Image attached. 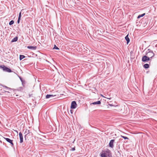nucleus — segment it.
Returning a JSON list of instances; mask_svg holds the SVG:
<instances>
[{"mask_svg":"<svg viewBox=\"0 0 157 157\" xmlns=\"http://www.w3.org/2000/svg\"><path fill=\"white\" fill-rule=\"evenodd\" d=\"M101 157H112V153L111 151L108 149L102 150L100 154Z\"/></svg>","mask_w":157,"mask_h":157,"instance_id":"1","label":"nucleus"},{"mask_svg":"<svg viewBox=\"0 0 157 157\" xmlns=\"http://www.w3.org/2000/svg\"><path fill=\"white\" fill-rule=\"evenodd\" d=\"M146 55L148 56L150 58H152V57L154 56L155 54L150 49H148L146 53Z\"/></svg>","mask_w":157,"mask_h":157,"instance_id":"2","label":"nucleus"},{"mask_svg":"<svg viewBox=\"0 0 157 157\" xmlns=\"http://www.w3.org/2000/svg\"><path fill=\"white\" fill-rule=\"evenodd\" d=\"M0 68L2 69L3 71L8 72H12V70L9 68L7 67L4 65H1L0 66Z\"/></svg>","mask_w":157,"mask_h":157,"instance_id":"3","label":"nucleus"},{"mask_svg":"<svg viewBox=\"0 0 157 157\" xmlns=\"http://www.w3.org/2000/svg\"><path fill=\"white\" fill-rule=\"evenodd\" d=\"M150 58L147 56H145L142 57V60L143 62H146L150 60Z\"/></svg>","mask_w":157,"mask_h":157,"instance_id":"4","label":"nucleus"},{"mask_svg":"<svg viewBox=\"0 0 157 157\" xmlns=\"http://www.w3.org/2000/svg\"><path fill=\"white\" fill-rule=\"evenodd\" d=\"M76 102L75 101H73L71 102V108L72 109H75L76 107Z\"/></svg>","mask_w":157,"mask_h":157,"instance_id":"5","label":"nucleus"},{"mask_svg":"<svg viewBox=\"0 0 157 157\" xmlns=\"http://www.w3.org/2000/svg\"><path fill=\"white\" fill-rule=\"evenodd\" d=\"M4 138L8 143H10L12 146H13V140L10 139L9 138L4 137Z\"/></svg>","mask_w":157,"mask_h":157,"instance_id":"6","label":"nucleus"},{"mask_svg":"<svg viewBox=\"0 0 157 157\" xmlns=\"http://www.w3.org/2000/svg\"><path fill=\"white\" fill-rule=\"evenodd\" d=\"M115 141V140L114 139L111 140L110 141L109 143V146L111 148H113V143Z\"/></svg>","mask_w":157,"mask_h":157,"instance_id":"7","label":"nucleus"},{"mask_svg":"<svg viewBox=\"0 0 157 157\" xmlns=\"http://www.w3.org/2000/svg\"><path fill=\"white\" fill-rule=\"evenodd\" d=\"M19 136L20 139V143H21L23 142V137L22 134L21 132L19 133Z\"/></svg>","mask_w":157,"mask_h":157,"instance_id":"8","label":"nucleus"},{"mask_svg":"<svg viewBox=\"0 0 157 157\" xmlns=\"http://www.w3.org/2000/svg\"><path fill=\"white\" fill-rule=\"evenodd\" d=\"M27 48L28 49H30L33 50H36V49L37 47L33 46H27Z\"/></svg>","mask_w":157,"mask_h":157,"instance_id":"9","label":"nucleus"},{"mask_svg":"<svg viewBox=\"0 0 157 157\" xmlns=\"http://www.w3.org/2000/svg\"><path fill=\"white\" fill-rule=\"evenodd\" d=\"M55 96V95L52 94H47L46 95V99H48L51 97H53Z\"/></svg>","mask_w":157,"mask_h":157,"instance_id":"10","label":"nucleus"},{"mask_svg":"<svg viewBox=\"0 0 157 157\" xmlns=\"http://www.w3.org/2000/svg\"><path fill=\"white\" fill-rule=\"evenodd\" d=\"M101 104V101H98L94 102L92 103H91L90 104L91 105L93 104L94 105H97V104L99 105V104Z\"/></svg>","mask_w":157,"mask_h":157,"instance_id":"11","label":"nucleus"},{"mask_svg":"<svg viewBox=\"0 0 157 157\" xmlns=\"http://www.w3.org/2000/svg\"><path fill=\"white\" fill-rule=\"evenodd\" d=\"M125 39L126 40L127 42V44H128V43L129 42H130V39L128 37V34L125 37Z\"/></svg>","mask_w":157,"mask_h":157,"instance_id":"12","label":"nucleus"},{"mask_svg":"<svg viewBox=\"0 0 157 157\" xmlns=\"http://www.w3.org/2000/svg\"><path fill=\"white\" fill-rule=\"evenodd\" d=\"M18 40V37L17 36H16L14 37L11 40V42H14L17 41Z\"/></svg>","mask_w":157,"mask_h":157,"instance_id":"13","label":"nucleus"},{"mask_svg":"<svg viewBox=\"0 0 157 157\" xmlns=\"http://www.w3.org/2000/svg\"><path fill=\"white\" fill-rule=\"evenodd\" d=\"M29 131L28 130L26 129L24 132V134H25V137L26 138V136L29 133Z\"/></svg>","mask_w":157,"mask_h":157,"instance_id":"14","label":"nucleus"},{"mask_svg":"<svg viewBox=\"0 0 157 157\" xmlns=\"http://www.w3.org/2000/svg\"><path fill=\"white\" fill-rule=\"evenodd\" d=\"M149 65L147 63L145 64L144 65V67L145 69H147L149 67Z\"/></svg>","mask_w":157,"mask_h":157,"instance_id":"15","label":"nucleus"},{"mask_svg":"<svg viewBox=\"0 0 157 157\" xmlns=\"http://www.w3.org/2000/svg\"><path fill=\"white\" fill-rule=\"evenodd\" d=\"M145 14V13H144L140 15L139 16H138L137 18L139 19L140 18V17H142L144 16Z\"/></svg>","mask_w":157,"mask_h":157,"instance_id":"16","label":"nucleus"},{"mask_svg":"<svg viewBox=\"0 0 157 157\" xmlns=\"http://www.w3.org/2000/svg\"><path fill=\"white\" fill-rule=\"evenodd\" d=\"M25 57V56L24 55H20L19 59H20V60H21L22 59H23Z\"/></svg>","mask_w":157,"mask_h":157,"instance_id":"17","label":"nucleus"},{"mask_svg":"<svg viewBox=\"0 0 157 157\" xmlns=\"http://www.w3.org/2000/svg\"><path fill=\"white\" fill-rule=\"evenodd\" d=\"M14 23V21L13 20H11L10 22L9 23V25H12Z\"/></svg>","mask_w":157,"mask_h":157,"instance_id":"18","label":"nucleus"},{"mask_svg":"<svg viewBox=\"0 0 157 157\" xmlns=\"http://www.w3.org/2000/svg\"><path fill=\"white\" fill-rule=\"evenodd\" d=\"M1 86H3V87H5V88H7V89H10V90L11 89L10 88H9V87H8L7 86H5V85H1Z\"/></svg>","mask_w":157,"mask_h":157,"instance_id":"19","label":"nucleus"},{"mask_svg":"<svg viewBox=\"0 0 157 157\" xmlns=\"http://www.w3.org/2000/svg\"><path fill=\"white\" fill-rule=\"evenodd\" d=\"M121 136L124 139H128V138L126 136H123L122 135Z\"/></svg>","mask_w":157,"mask_h":157,"instance_id":"20","label":"nucleus"},{"mask_svg":"<svg viewBox=\"0 0 157 157\" xmlns=\"http://www.w3.org/2000/svg\"><path fill=\"white\" fill-rule=\"evenodd\" d=\"M53 49H56L57 50H59V48L57 47L55 45V46L53 48Z\"/></svg>","mask_w":157,"mask_h":157,"instance_id":"21","label":"nucleus"},{"mask_svg":"<svg viewBox=\"0 0 157 157\" xmlns=\"http://www.w3.org/2000/svg\"><path fill=\"white\" fill-rule=\"evenodd\" d=\"M21 12H20L19 13V16H18V18L21 19Z\"/></svg>","mask_w":157,"mask_h":157,"instance_id":"22","label":"nucleus"},{"mask_svg":"<svg viewBox=\"0 0 157 157\" xmlns=\"http://www.w3.org/2000/svg\"><path fill=\"white\" fill-rule=\"evenodd\" d=\"M20 19H21L18 18V20L17 21V23L18 24L19 23Z\"/></svg>","mask_w":157,"mask_h":157,"instance_id":"23","label":"nucleus"},{"mask_svg":"<svg viewBox=\"0 0 157 157\" xmlns=\"http://www.w3.org/2000/svg\"><path fill=\"white\" fill-rule=\"evenodd\" d=\"M75 150V147H73L71 148V151H74Z\"/></svg>","mask_w":157,"mask_h":157,"instance_id":"24","label":"nucleus"},{"mask_svg":"<svg viewBox=\"0 0 157 157\" xmlns=\"http://www.w3.org/2000/svg\"><path fill=\"white\" fill-rule=\"evenodd\" d=\"M109 105L110 106H114L113 105L111 104H109Z\"/></svg>","mask_w":157,"mask_h":157,"instance_id":"25","label":"nucleus"},{"mask_svg":"<svg viewBox=\"0 0 157 157\" xmlns=\"http://www.w3.org/2000/svg\"><path fill=\"white\" fill-rule=\"evenodd\" d=\"M5 91L6 92H7V93H10V92H9V91Z\"/></svg>","mask_w":157,"mask_h":157,"instance_id":"26","label":"nucleus"},{"mask_svg":"<svg viewBox=\"0 0 157 157\" xmlns=\"http://www.w3.org/2000/svg\"><path fill=\"white\" fill-rule=\"evenodd\" d=\"M20 79L21 80V81H22V80H21V78H20Z\"/></svg>","mask_w":157,"mask_h":157,"instance_id":"27","label":"nucleus"},{"mask_svg":"<svg viewBox=\"0 0 157 157\" xmlns=\"http://www.w3.org/2000/svg\"><path fill=\"white\" fill-rule=\"evenodd\" d=\"M71 113H72V112L71 111Z\"/></svg>","mask_w":157,"mask_h":157,"instance_id":"28","label":"nucleus"},{"mask_svg":"<svg viewBox=\"0 0 157 157\" xmlns=\"http://www.w3.org/2000/svg\"><path fill=\"white\" fill-rule=\"evenodd\" d=\"M71 113H72V112L71 111Z\"/></svg>","mask_w":157,"mask_h":157,"instance_id":"29","label":"nucleus"}]
</instances>
